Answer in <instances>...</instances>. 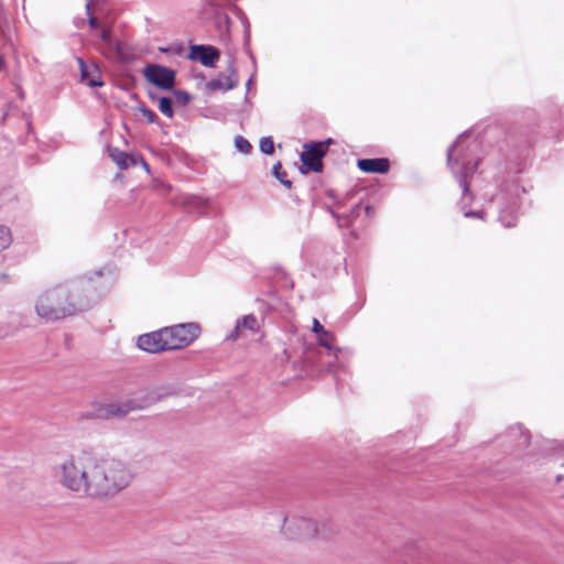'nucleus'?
I'll return each instance as SVG.
<instances>
[{
	"label": "nucleus",
	"instance_id": "a878e982",
	"mask_svg": "<svg viewBox=\"0 0 564 564\" xmlns=\"http://www.w3.org/2000/svg\"><path fill=\"white\" fill-rule=\"evenodd\" d=\"M365 212H366V215L371 217L373 215V208L371 206H366L365 207Z\"/></svg>",
	"mask_w": 564,
	"mask_h": 564
},
{
	"label": "nucleus",
	"instance_id": "b1692460",
	"mask_svg": "<svg viewBox=\"0 0 564 564\" xmlns=\"http://www.w3.org/2000/svg\"><path fill=\"white\" fill-rule=\"evenodd\" d=\"M88 23L91 28H97L98 26V21H97V18L94 17V15H90L89 19H88Z\"/></svg>",
	"mask_w": 564,
	"mask_h": 564
},
{
	"label": "nucleus",
	"instance_id": "9d476101",
	"mask_svg": "<svg viewBox=\"0 0 564 564\" xmlns=\"http://www.w3.org/2000/svg\"><path fill=\"white\" fill-rule=\"evenodd\" d=\"M357 166L365 173H388L390 170V161L386 158L360 159Z\"/></svg>",
	"mask_w": 564,
	"mask_h": 564
},
{
	"label": "nucleus",
	"instance_id": "6e6552de",
	"mask_svg": "<svg viewBox=\"0 0 564 564\" xmlns=\"http://www.w3.org/2000/svg\"><path fill=\"white\" fill-rule=\"evenodd\" d=\"M219 51L214 46L206 45H192L189 52V58L199 61L206 67L215 66V63L219 59Z\"/></svg>",
	"mask_w": 564,
	"mask_h": 564
},
{
	"label": "nucleus",
	"instance_id": "20e7f679",
	"mask_svg": "<svg viewBox=\"0 0 564 564\" xmlns=\"http://www.w3.org/2000/svg\"><path fill=\"white\" fill-rule=\"evenodd\" d=\"M329 141L326 142H311L304 144L303 152L301 153L302 171H313L316 173L323 170V158L328 151Z\"/></svg>",
	"mask_w": 564,
	"mask_h": 564
},
{
	"label": "nucleus",
	"instance_id": "5701e85b",
	"mask_svg": "<svg viewBox=\"0 0 564 564\" xmlns=\"http://www.w3.org/2000/svg\"><path fill=\"white\" fill-rule=\"evenodd\" d=\"M312 330L318 336L319 334H322L326 329H324L323 325L318 322V319L314 318L313 319V328H312Z\"/></svg>",
	"mask_w": 564,
	"mask_h": 564
},
{
	"label": "nucleus",
	"instance_id": "423d86ee",
	"mask_svg": "<svg viewBox=\"0 0 564 564\" xmlns=\"http://www.w3.org/2000/svg\"><path fill=\"white\" fill-rule=\"evenodd\" d=\"M164 327L159 330L140 335L137 339V345L140 349L150 352L159 354L167 351L169 346L165 343Z\"/></svg>",
	"mask_w": 564,
	"mask_h": 564
},
{
	"label": "nucleus",
	"instance_id": "f257e3e1",
	"mask_svg": "<svg viewBox=\"0 0 564 564\" xmlns=\"http://www.w3.org/2000/svg\"><path fill=\"white\" fill-rule=\"evenodd\" d=\"M131 480L132 474L121 459L85 451L69 455L59 466L61 485L93 500L115 497Z\"/></svg>",
	"mask_w": 564,
	"mask_h": 564
},
{
	"label": "nucleus",
	"instance_id": "f03ea898",
	"mask_svg": "<svg viewBox=\"0 0 564 564\" xmlns=\"http://www.w3.org/2000/svg\"><path fill=\"white\" fill-rule=\"evenodd\" d=\"M36 312L46 321H56L72 316L77 312L76 305L68 301L62 293H50L40 296L36 303Z\"/></svg>",
	"mask_w": 564,
	"mask_h": 564
},
{
	"label": "nucleus",
	"instance_id": "4468645a",
	"mask_svg": "<svg viewBox=\"0 0 564 564\" xmlns=\"http://www.w3.org/2000/svg\"><path fill=\"white\" fill-rule=\"evenodd\" d=\"M274 176L288 188L292 186V182L288 180V174L284 171L282 164L276 162L272 167Z\"/></svg>",
	"mask_w": 564,
	"mask_h": 564
},
{
	"label": "nucleus",
	"instance_id": "c85d7f7f",
	"mask_svg": "<svg viewBox=\"0 0 564 564\" xmlns=\"http://www.w3.org/2000/svg\"><path fill=\"white\" fill-rule=\"evenodd\" d=\"M17 477L18 475H12V481H14Z\"/></svg>",
	"mask_w": 564,
	"mask_h": 564
},
{
	"label": "nucleus",
	"instance_id": "dca6fc26",
	"mask_svg": "<svg viewBox=\"0 0 564 564\" xmlns=\"http://www.w3.org/2000/svg\"><path fill=\"white\" fill-rule=\"evenodd\" d=\"M317 340L321 346L327 348L328 350H332L335 341V336L334 334L325 330L317 336Z\"/></svg>",
	"mask_w": 564,
	"mask_h": 564
},
{
	"label": "nucleus",
	"instance_id": "393cba45",
	"mask_svg": "<svg viewBox=\"0 0 564 564\" xmlns=\"http://www.w3.org/2000/svg\"><path fill=\"white\" fill-rule=\"evenodd\" d=\"M502 224H503V225H505V227H507V228L513 227V226H516V218H514V217H511V219H510V220H507V221L502 220Z\"/></svg>",
	"mask_w": 564,
	"mask_h": 564
},
{
	"label": "nucleus",
	"instance_id": "9b49d317",
	"mask_svg": "<svg viewBox=\"0 0 564 564\" xmlns=\"http://www.w3.org/2000/svg\"><path fill=\"white\" fill-rule=\"evenodd\" d=\"M109 155L120 170H127L129 166L137 165L138 160L142 163L143 166L148 169L147 162L141 156L135 158L118 149L110 150Z\"/></svg>",
	"mask_w": 564,
	"mask_h": 564
},
{
	"label": "nucleus",
	"instance_id": "f3484780",
	"mask_svg": "<svg viewBox=\"0 0 564 564\" xmlns=\"http://www.w3.org/2000/svg\"><path fill=\"white\" fill-rule=\"evenodd\" d=\"M11 241L12 237L10 229L4 226H0V252L8 248Z\"/></svg>",
	"mask_w": 564,
	"mask_h": 564
},
{
	"label": "nucleus",
	"instance_id": "7ed1b4c3",
	"mask_svg": "<svg viewBox=\"0 0 564 564\" xmlns=\"http://www.w3.org/2000/svg\"><path fill=\"white\" fill-rule=\"evenodd\" d=\"M165 343L169 350L183 349L200 335V326L196 323L177 324L164 327Z\"/></svg>",
	"mask_w": 564,
	"mask_h": 564
},
{
	"label": "nucleus",
	"instance_id": "39448f33",
	"mask_svg": "<svg viewBox=\"0 0 564 564\" xmlns=\"http://www.w3.org/2000/svg\"><path fill=\"white\" fill-rule=\"evenodd\" d=\"M145 79L163 90L172 89L175 84V72L161 65H148L143 69Z\"/></svg>",
	"mask_w": 564,
	"mask_h": 564
},
{
	"label": "nucleus",
	"instance_id": "a211bd4d",
	"mask_svg": "<svg viewBox=\"0 0 564 564\" xmlns=\"http://www.w3.org/2000/svg\"><path fill=\"white\" fill-rule=\"evenodd\" d=\"M260 150L265 154H272L274 152V143L271 138H262L260 140Z\"/></svg>",
	"mask_w": 564,
	"mask_h": 564
},
{
	"label": "nucleus",
	"instance_id": "0eeeda50",
	"mask_svg": "<svg viewBox=\"0 0 564 564\" xmlns=\"http://www.w3.org/2000/svg\"><path fill=\"white\" fill-rule=\"evenodd\" d=\"M238 75L232 65L228 66L218 77L208 82L207 87L210 91H226L237 87Z\"/></svg>",
	"mask_w": 564,
	"mask_h": 564
},
{
	"label": "nucleus",
	"instance_id": "4be33fe9",
	"mask_svg": "<svg viewBox=\"0 0 564 564\" xmlns=\"http://www.w3.org/2000/svg\"><path fill=\"white\" fill-rule=\"evenodd\" d=\"M176 101L181 105H186L189 100V95L185 91H176L175 93Z\"/></svg>",
	"mask_w": 564,
	"mask_h": 564
},
{
	"label": "nucleus",
	"instance_id": "aec40b11",
	"mask_svg": "<svg viewBox=\"0 0 564 564\" xmlns=\"http://www.w3.org/2000/svg\"><path fill=\"white\" fill-rule=\"evenodd\" d=\"M139 111L142 113V116L144 117L145 121L148 123H154L155 120H156V115L149 108L147 107H140L139 108Z\"/></svg>",
	"mask_w": 564,
	"mask_h": 564
},
{
	"label": "nucleus",
	"instance_id": "ddd939ff",
	"mask_svg": "<svg viewBox=\"0 0 564 564\" xmlns=\"http://www.w3.org/2000/svg\"><path fill=\"white\" fill-rule=\"evenodd\" d=\"M133 409L135 408L128 403H124L122 405L110 404L107 409V412L112 416H124Z\"/></svg>",
	"mask_w": 564,
	"mask_h": 564
},
{
	"label": "nucleus",
	"instance_id": "bb28decb",
	"mask_svg": "<svg viewBox=\"0 0 564 564\" xmlns=\"http://www.w3.org/2000/svg\"><path fill=\"white\" fill-rule=\"evenodd\" d=\"M462 183H463L464 191H467V189H468L467 181L464 178V180L462 181Z\"/></svg>",
	"mask_w": 564,
	"mask_h": 564
},
{
	"label": "nucleus",
	"instance_id": "1a4fd4ad",
	"mask_svg": "<svg viewBox=\"0 0 564 564\" xmlns=\"http://www.w3.org/2000/svg\"><path fill=\"white\" fill-rule=\"evenodd\" d=\"M77 63L80 69V78L84 84L89 87H101L104 85L100 70L96 64L87 65L80 57L77 58Z\"/></svg>",
	"mask_w": 564,
	"mask_h": 564
},
{
	"label": "nucleus",
	"instance_id": "f8f14e48",
	"mask_svg": "<svg viewBox=\"0 0 564 564\" xmlns=\"http://www.w3.org/2000/svg\"><path fill=\"white\" fill-rule=\"evenodd\" d=\"M245 330L251 333H258L260 330V324L253 314L245 315L242 318L237 321L231 338H238Z\"/></svg>",
	"mask_w": 564,
	"mask_h": 564
},
{
	"label": "nucleus",
	"instance_id": "6ab92c4d",
	"mask_svg": "<svg viewBox=\"0 0 564 564\" xmlns=\"http://www.w3.org/2000/svg\"><path fill=\"white\" fill-rule=\"evenodd\" d=\"M235 142L236 147L243 153H249L252 148L250 142L241 135H238Z\"/></svg>",
	"mask_w": 564,
	"mask_h": 564
},
{
	"label": "nucleus",
	"instance_id": "cd10ccee",
	"mask_svg": "<svg viewBox=\"0 0 564 564\" xmlns=\"http://www.w3.org/2000/svg\"><path fill=\"white\" fill-rule=\"evenodd\" d=\"M2 65H3V59H2V57L0 56V68L2 67Z\"/></svg>",
	"mask_w": 564,
	"mask_h": 564
},
{
	"label": "nucleus",
	"instance_id": "2eb2a0df",
	"mask_svg": "<svg viewBox=\"0 0 564 564\" xmlns=\"http://www.w3.org/2000/svg\"><path fill=\"white\" fill-rule=\"evenodd\" d=\"M159 110L164 115L166 116L167 118H172L174 112H173V107H172V100L169 98V97H161L159 99Z\"/></svg>",
	"mask_w": 564,
	"mask_h": 564
},
{
	"label": "nucleus",
	"instance_id": "412c9836",
	"mask_svg": "<svg viewBox=\"0 0 564 564\" xmlns=\"http://www.w3.org/2000/svg\"><path fill=\"white\" fill-rule=\"evenodd\" d=\"M100 37L106 45L111 46L112 31L110 28L104 26L100 32Z\"/></svg>",
	"mask_w": 564,
	"mask_h": 564
}]
</instances>
